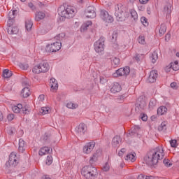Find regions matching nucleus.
<instances>
[{
	"instance_id": "60",
	"label": "nucleus",
	"mask_w": 179,
	"mask_h": 179,
	"mask_svg": "<svg viewBox=\"0 0 179 179\" xmlns=\"http://www.w3.org/2000/svg\"><path fill=\"white\" fill-rule=\"evenodd\" d=\"M106 82H107V80H106V78H104V77H100V83H106Z\"/></svg>"
},
{
	"instance_id": "18",
	"label": "nucleus",
	"mask_w": 179,
	"mask_h": 179,
	"mask_svg": "<svg viewBox=\"0 0 179 179\" xmlns=\"http://www.w3.org/2000/svg\"><path fill=\"white\" fill-rule=\"evenodd\" d=\"M51 152H52V148H50V147H43L40 149L38 155L39 156H44L48 155V153H51Z\"/></svg>"
},
{
	"instance_id": "24",
	"label": "nucleus",
	"mask_w": 179,
	"mask_h": 179,
	"mask_svg": "<svg viewBox=\"0 0 179 179\" xmlns=\"http://www.w3.org/2000/svg\"><path fill=\"white\" fill-rule=\"evenodd\" d=\"M139 127L138 126H134L131 128V133L129 134L128 136H137L138 134H139Z\"/></svg>"
},
{
	"instance_id": "23",
	"label": "nucleus",
	"mask_w": 179,
	"mask_h": 179,
	"mask_svg": "<svg viewBox=\"0 0 179 179\" xmlns=\"http://www.w3.org/2000/svg\"><path fill=\"white\" fill-rule=\"evenodd\" d=\"M136 155V154H135V152H134L132 154L129 153L124 157V159L127 160V162H131L132 163H134V162H135L136 160V158L135 157Z\"/></svg>"
},
{
	"instance_id": "37",
	"label": "nucleus",
	"mask_w": 179,
	"mask_h": 179,
	"mask_svg": "<svg viewBox=\"0 0 179 179\" xmlns=\"http://www.w3.org/2000/svg\"><path fill=\"white\" fill-rule=\"evenodd\" d=\"M66 108H71L72 110H75V108H78V104L73 103L72 102H69L66 104Z\"/></svg>"
},
{
	"instance_id": "43",
	"label": "nucleus",
	"mask_w": 179,
	"mask_h": 179,
	"mask_svg": "<svg viewBox=\"0 0 179 179\" xmlns=\"http://www.w3.org/2000/svg\"><path fill=\"white\" fill-rule=\"evenodd\" d=\"M46 164L48 166H50V164H52V157L48 155L46 159Z\"/></svg>"
},
{
	"instance_id": "58",
	"label": "nucleus",
	"mask_w": 179,
	"mask_h": 179,
	"mask_svg": "<svg viewBox=\"0 0 179 179\" xmlns=\"http://www.w3.org/2000/svg\"><path fill=\"white\" fill-rule=\"evenodd\" d=\"M87 27H89L87 26V24H83L82 26H81V30H83V31H85V30H87Z\"/></svg>"
},
{
	"instance_id": "26",
	"label": "nucleus",
	"mask_w": 179,
	"mask_h": 179,
	"mask_svg": "<svg viewBox=\"0 0 179 179\" xmlns=\"http://www.w3.org/2000/svg\"><path fill=\"white\" fill-rule=\"evenodd\" d=\"M159 59V55L157 52L155 51L152 53L151 56L150 57V59L152 62V64H156V62Z\"/></svg>"
},
{
	"instance_id": "64",
	"label": "nucleus",
	"mask_w": 179,
	"mask_h": 179,
	"mask_svg": "<svg viewBox=\"0 0 179 179\" xmlns=\"http://www.w3.org/2000/svg\"><path fill=\"white\" fill-rule=\"evenodd\" d=\"M145 175L140 174L138 176V179H145Z\"/></svg>"
},
{
	"instance_id": "49",
	"label": "nucleus",
	"mask_w": 179,
	"mask_h": 179,
	"mask_svg": "<svg viewBox=\"0 0 179 179\" xmlns=\"http://www.w3.org/2000/svg\"><path fill=\"white\" fill-rule=\"evenodd\" d=\"M140 117L141 118L142 121H148V115H146V113H142L140 115Z\"/></svg>"
},
{
	"instance_id": "19",
	"label": "nucleus",
	"mask_w": 179,
	"mask_h": 179,
	"mask_svg": "<svg viewBox=\"0 0 179 179\" xmlns=\"http://www.w3.org/2000/svg\"><path fill=\"white\" fill-rule=\"evenodd\" d=\"M18 145H19L18 150L20 153H23V152L26 150V147H27L26 142H24V140H23L22 138H20Z\"/></svg>"
},
{
	"instance_id": "4",
	"label": "nucleus",
	"mask_w": 179,
	"mask_h": 179,
	"mask_svg": "<svg viewBox=\"0 0 179 179\" xmlns=\"http://www.w3.org/2000/svg\"><path fill=\"white\" fill-rule=\"evenodd\" d=\"M115 16L117 22H124L127 19V13L124 11V6L119 3L115 6Z\"/></svg>"
},
{
	"instance_id": "30",
	"label": "nucleus",
	"mask_w": 179,
	"mask_h": 179,
	"mask_svg": "<svg viewBox=\"0 0 179 179\" xmlns=\"http://www.w3.org/2000/svg\"><path fill=\"white\" fill-rule=\"evenodd\" d=\"M97 153H94L92 157L90 159V164H94L97 162Z\"/></svg>"
},
{
	"instance_id": "41",
	"label": "nucleus",
	"mask_w": 179,
	"mask_h": 179,
	"mask_svg": "<svg viewBox=\"0 0 179 179\" xmlns=\"http://www.w3.org/2000/svg\"><path fill=\"white\" fill-rule=\"evenodd\" d=\"M7 132L8 135H13V134L16 132V129H15V127H8Z\"/></svg>"
},
{
	"instance_id": "46",
	"label": "nucleus",
	"mask_w": 179,
	"mask_h": 179,
	"mask_svg": "<svg viewBox=\"0 0 179 179\" xmlns=\"http://www.w3.org/2000/svg\"><path fill=\"white\" fill-rule=\"evenodd\" d=\"M163 163L166 167H170V166H173V164L170 163V160L164 159Z\"/></svg>"
},
{
	"instance_id": "56",
	"label": "nucleus",
	"mask_w": 179,
	"mask_h": 179,
	"mask_svg": "<svg viewBox=\"0 0 179 179\" xmlns=\"http://www.w3.org/2000/svg\"><path fill=\"white\" fill-rule=\"evenodd\" d=\"M12 28L14 31V34H17V33H19V29L17 27H12Z\"/></svg>"
},
{
	"instance_id": "42",
	"label": "nucleus",
	"mask_w": 179,
	"mask_h": 179,
	"mask_svg": "<svg viewBox=\"0 0 179 179\" xmlns=\"http://www.w3.org/2000/svg\"><path fill=\"white\" fill-rule=\"evenodd\" d=\"M157 113H167V108L166 106H160L157 108Z\"/></svg>"
},
{
	"instance_id": "14",
	"label": "nucleus",
	"mask_w": 179,
	"mask_h": 179,
	"mask_svg": "<svg viewBox=\"0 0 179 179\" xmlns=\"http://www.w3.org/2000/svg\"><path fill=\"white\" fill-rule=\"evenodd\" d=\"M87 129V127L84 123L80 124L77 127H76V133L78 136H82L85 135V132Z\"/></svg>"
},
{
	"instance_id": "8",
	"label": "nucleus",
	"mask_w": 179,
	"mask_h": 179,
	"mask_svg": "<svg viewBox=\"0 0 179 179\" xmlns=\"http://www.w3.org/2000/svg\"><path fill=\"white\" fill-rule=\"evenodd\" d=\"M61 47H62V43L59 41H56L53 43L47 45L45 51L47 52H57V51L61 50Z\"/></svg>"
},
{
	"instance_id": "38",
	"label": "nucleus",
	"mask_w": 179,
	"mask_h": 179,
	"mask_svg": "<svg viewBox=\"0 0 179 179\" xmlns=\"http://www.w3.org/2000/svg\"><path fill=\"white\" fill-rule=\"evenodd\" d=\"M164 12H166L167 15H170V13H171V5L166 4L164 7Z\"/></svg>"
},
{
	"instance_id": "32",
	"label": "nucleus",
	"mask_w": 179,
	"mask_h": 179,
	"mask_svg": "<svg viewBox=\"0 0 179 179\" xmlns=\"http://www.w3.org/2000/svg\"><path fill=\"white\" fill-rule=\"evenodd\" d=\"M171 68L173 71H178L179 70V63L178 61H175L173 63L171 64Z\"/></svg>"
},
{
	"instance_id": "28",
	"label": "nucleus",
	"mask_w": 179,
	"mask_h": 179,
	"mask_svg": "<svg viewBox=\"0 0 179 179\" xmlns=\"http://www.w3.org/2000/svg\"><path fill=\"white\" fill-rule=\"evenodd\" d=\"M12 75H13L12 71H9L8 69H5L3 71V76L6 79L10 78V76H12Z\"/></svg>"
},
{
	"instance_id": "57",
	"label": "nucleus",
	"mask_w": 179,
	"mask_h": 179,
	"mask_svg": "<svg viewBox=\"0 0 179 179\" xmlns=\"http://www.w3.org/2000/svg\"><path fill=\"white\" fill-rule=\"evenodd\" d=\"M171 87H172V89H174L175 90H177V83H171Z\"/></svg>"
},
{
	"instance_id": "36",
	"label": "nucleus",
	"mask_w": 179,
	"mask_h": 179,
	"mask_svg": "<svg viewBox=\"0 0 179 179\" xmlns=\"http://www.w3.org/2000/svg\"><path fill=\"white\" fill-rule=\"evenodd\" d=\"M167 129V123L166 122H163L160 126L158 127L159 131H166Z\"/></svg>"
},
{
	"instance_id": "61",
	"label": "nucleus",
	"mask_w": 179,
	"mask_h": 179,
	"mask_svg": "<svg viewBox=\"0 0 179 179\" xmlns=\"http://www.w3.org/2000/svg\"><path fill=\"white\" fill-rule=\"evenodd\" d=\"M139 2L143 5H145V3H148V2H149V0H139Z\"/></svg>"
},
{
	"instance_id": "25",
	"label": "nucleus",
	"mask_w": 179,
	"mask_h": 179,
	"mask_svg": "<svg viewBox=\"0 0 179 179\" xmlns=\"http://www.w3.org/2000/svg\"><path fill=\"white\" fill-rule=\"evenodd\" d=\"M30 94V89H29V87H26L22 89L21 92V95L22 96V97H24V99L29 97Z\"/></svg>"
},
{
	"instance_id": "47",
	"label": "nucleus",
	"mask_w": 179,
	"mask_h": 179,
	"mask_svg": "<svg viewBox=\"0 0 179 179\" xmlns=\"http://www.w3.org/2000/svg\"><path fill=\"white\" fill-rule=\"evenodd\" d=\"M42 113H50L51 111V108L48 106H45L41 108Z\"/></svg>"
},
{
	"instance_id": "6",
	"label": "nucleus",
	"mask_w": 179,
	"mask_h": 179,
	"mask_svg": "<svg viewBox=\"0 0 179 179\" xmlns=\"http://www.w3.org/2000/svg\"><path fill=\"white\" fill-rule=\"evenodd\" d=\"M146 106H148L146 98L145 96L138 97L136 103V111L142 113L146 108Z\"/></svg>"
},
{
	"instance_id": "31",
	"label": "nucleus",
	"mask_w": 179,
	"mask_h": 179,
	"mask_svg": "<svg viewBox=\"0 0 179 179\" xmlns=\"http://www.w3.org/2000/svg\"><path fill=\"white\" fill-rule=\"evenodd\" d=\"M25 27L28 31H29V30H31V27H33V22L29 20L25 21Z\"/></svg>"
},
{
	"instance_id": "48",
	"label": "nucleus",
	"mask_w": 179,
	"mask_h": 179,
	"mask_svg": "<svg viewBox=\"0 0 179 179\" xmlns=\"http://www.w3.org/2000/svg\"><path fill=\"white\" fill-rule=\"evenodd\" d=\"M6 30L8 34H15L12 27H8V28H6Z\"/></svg>"
},
{
	"instance_id": "33",
	"label": "nucleus",
	"mask_w": 179,
	"mask_h": 179,
	"mask_svg": "<svg viewBox=\"0 0 179 179\" xmlns=\"http://www.w3.org/2000/svg\"><path fill=\"white\" fill-rule=\"evenodd\" d=\"M120 64H121V61L120 60V58L114 57L112 59V65H113V66H118Z\"/></svg>"
},
{
	"instance_id": "13",
	"label": "nucleus",
	"mask_w": 179,
	"mask_h": 179,
	"mask_svg": "<svg viewBox=\"0 0 179 179\" xmlns=\"http://www.w3.org/2000/svg\"><path fill=\"white\" fill-rule=\"evenodd\" d=\"M17 164V157L15 152H11L9 156L8 162L6 163V166H11L12 167H15Z\"/></svg>"
},
{
	"instance_id": "51",
	"label": "nucleus",
	"mask_w": 179,
	"mask_h": 179,
	"mask_svg": "<svg viewBox=\"0 0 179 179\" xmlns=\"http://www.w3.org/2000/svg\"><path fill=\"white\" fill-rule=\"evenodd\" d=\"M13 23H15V20H10L8 18V21L7 22L8 27H12V26H13Z\"/></svg>"
},
{
	"instance_id": "10",
	"label": "nucleus",
	"mask_w": 179,
	"mask_h": 179,
	"mask_svg": "<svg viewBox=\"0 0 179 179\" xmlns=\"http://www.w3.org/2000/svg\"><path fill=\"white\" fill-rule=\"evenodd\" d=\"M100 17L102 20L103 22H106V23H113V22H114V18L113 17V16L110 15V14H108V12H107L106 10H101Z\"/></svg>"
},
{
	"instance_id": "35",
	"label": "nucleus",
	"mask_w": 179,
	"mask_h": 179,
	"mask_svg": "<svg viewBox=\"0 0 179 179\" xmlns=\"http://www.w3.org/2000/svg\"><path fill=\"white\" fill-rule=\"evenodd\" d=\"M145 58V55L143 54H136L134 57V59L137 62H139V61H142Z\"/></svg>"
},
{
	"instance_id": "21",
	"label": "nucleus",
	"mask_w": 179,
	"mask_h": 179,
	"mask_svg": "<svg viewBox=\"0 0 179 179\" xmlns=\"http://www.w3.org/2000/svg\"><path fill=\"white\" fill-rule=\"evenodd\" d=\"M121 142V137L120 136H115L112 140V146L113 148H118L120 143Z\"/></svg>"
},
{
	"instance_id": "52",
	"label": "nucleus",
	"mask_w": 179,
	"mask_h": 179,
	"mask_svg": "<svg viewBox=\"0 0 179 179\" xmlns=\"http://www.w3.org/2000/svg\"><path fill=\"white\" fill-rule=\"evenodd\" d=\"M138 41L139 44H145V36H139Z\"/></svg>"
},
{
	"instance_id": "7",
	"label": "nucleus",
	"mask_w": 179,
	"mask_h": 179,
	"mask_svg": "<svg viewBox=\"0 0 179 179\" xmlns=\"http://www.w3.org/2000/svg\"><path fill=\"white\" fill-rule=\"evenodd\" d=\"M105 41L106 38L104 37H101L94 43V50H95L96 52H97L98 54H101V52H104Z\"/></svg>"
},
{
	"instance_id": "40",
	"label": "nucleus",
	"mask_w": 179,
	"mask_h": 179,
	"mask_svg": "<svg viewBox=\"0 0 179 179\" xmlns=\"http://www.w3.org/2000/svg\"><path fill=\"white\" fill-rule=\"evenodd\" d=\"M131 16L134 19V20H136L138 19V13L134 10H131L130 11Z\"/></svg>"
},
{
	"instance_id": "44",
	"label": "nucleus",
	"mask_w": 179,
	"mask_h": 179,
	"mask_svg": "<svg viewBox=\"0 0 179 179\" xmlns=\"http://www.w3.org/2000/svg\"><path fill=\"white\" fill-rule=\"evenodd\" d=\"M102 170H103V171H108V170H110V163L106 162V163L103 165V168H102Z\"/></svg>"
},
{
	"instance_id": "50",
	"label": "nucleus",
	"mask_w": 179,
	"mask_h": 179,
	"mask_svg": "<svg viewBox=\"0 0 179 179\" xmlns=\"http://www.w3.org/2000/svg\"><path fill=\"white\" fill-rule=\"evenodd\" d=\"M171 148H177V140H172L170 141Z\"/></svg>"
},
{
	"instance_id": "63",
	"label": "nucleus",
	"mask_w": 179,
	"mask_h": 179,
	"mask_svg": "<svg viewBox=\"0 0 179 179\" xmlns=\"http://www.w3.org/2000/svg\"><path fill=\"white\" fill-rule=\"evenodd\" d=\"M170 37H171V35L170 34H166L165 36V40H170Z\"/></svg>"
},
{
	"instance_id": "2",
	"label": "nucleus",
	"mask_w": 179,
	"mask_h": 179,
	"mask_svg": "<svg viewBox=\"0 0 179 179\" xmlns=\"http://www.w3.org/2000/svg\"><path fill=\"white\" fill-rule=\"evenodd\" d=\"M58 15L64 19H71L75 16L76 13V8L72 6H67L66 8L65 6H61L57 9Z\"/></svg>"
},
{
	"instance_id": "29",
	"label": "nucleus",
	"mask_w": 179,
	"mask_h": 179,
	"mask_svg": "<svg viewBox=\"0 0 179 179\" xmlns=\"http://www.w3.org/2000/svg\"><path fill=\"white\" fill-rule=\"evenodd\" d=\"M167 31V27H166V24H162L160 29H159V36H164V34L166 33Z\"/></svg>"
},
{
	"instance_id": "11",
	"label": "nucleus",
	"mask_w": 179,
	"mask_h": 179,
	"mask_svg": "<svg viewBox=\"0 0 179 179\" xmlns=\"http://www.w3.org/2000/svg\"><path fill=\"white\" fill-rule=\"evenodd\" d=\"M129 72H131L129 66L120 68L118 70H117L115 73H113V76L115 78H117V76H127L129 75Z\"/></svg>"
},
{
	"instance_id": "3",
	"label": "nucleus",
	"mask_w": 179,
	"mask_h": 179,
	"mask_svg": "<svg viewBox=\"0 0 179 179\" xmlns=\"http://www.w3.org/2000/svg\"><path fill=\"white\" fill-rule=\"evenodd\" d=\"M81 174L86 179H95L97 178L99 173L96 167L92 165H88L82 169Z\"/></svg>"
},
{
	"instance_id": "5",
	"label": "nucleus",
	"mask_w": 179,
	"mask_h": 179,
	"mask_svg": "<svg viewBox=\"0 0 179 179\" xmlns=\"http://www.w3.org/2000/svg\"><path fill=\"white\" fill-rule=\"evenodd\" d=\"M48 71H50V65L47 62H42L39 64L36 65L32 69L34 73H45Z\"/></svg>"
},
{
	"instance_id": "15",
	"label": "nucleus",
	"mask_w": 179,
	"mask_h": 179,
	"mask_svg": "<svg viewBox=\"0 0 179 179\" xmlns=\"http://www.w3.org/2000/svg\"><path fill=\"white\" fill-rule=\"evenodd\" d=\"M94 146H96V143L94 142L87 143L83 147L84 153H86L87 155H89V153H92V151L93 150V149H94Z\"/></svg>"
},
{
	"instance_id": "55",
	"label": "nucleus",
	"mask_w": 179,
	"mask_h": 179,
	"mask_svg": "<svg viewBox=\"0 0 179 179\" xmlns=\"http://www.w3.org/2000/svg\"><path fill=\"white\" fill-rule=\"evenodd\" d=\"M7 118H8V121H12V120H13L15 118V115H13V113H10L7 116Z\"/></svg>"
},
{
	"instance_id": "16",
	"label": "nucleus",
	"mask_w": 179,
	"mask_h": 179,
	"mask_svg": "<svg viewBox=\"0 0 179 179\" xmlns=\"http://www.w3.org/2000/svg\"><path fill=\"white\" fill-rule=\"evenodd\" d=\"M157 70H152L150 71L149 77L148 78V82L149 83H155L156 82V79H157Z\"/></svg>"
},
{
	"instance_id": "59",
	"label": "nucleus",
	"mask_w": 179,
	"mask_h": 179,
	"mask_svg": "<svg viewBox=\"0 0 179 179\" xmlns=\"http://www.w3.org/2000/svg\"><path fill=\"white\" fill-rule=\"evenodd\" d=\"M28 6L29 8L32 9V10H34V9H36V7H34V5L33 4V3H29Z\"/></svg>"
},
{
	"instance_id": "62",
	"label": "nucleus",
	"mask_w": 179,
	"mask_h": 179,
	"mask_svg": "<svg viewBox=\"0 0 179 179\" xmlns=\"http://www.w3.org/2000/svg\"><path fill=\"white\" fill-rule=\"evenodd\" d=\"M45 99V96H44V94H41L39 96H38V100H40V101H43Z\"/></svg>"
},
{
	"instance_id": "9",
	"label": "nucleus",
	"mask_w": 179,
	"mask_h": 179,
	"mask_svg": "<svg viewBox=\"0 0 179 179\" xmlns=\"http://www.w3.org/2000/svg\"><path fill=\"white\" fill-rule=\"evenodd\" d=\"M12 110L13 113H20V111H23V113L26 111L30 113L31 111L29 105H25L23 106L22 103H18L17 106H12Z\"/></svg>"
},
{
	"instance_id": "20",
	"label": "nucleus",
	"mask_w": 179,
	"mask_h": 179,
	"mask_svg": "<svg viewBox=\"0 0 179 179\" xmlns=\"http://www.w3.org/2000/svg\"><path fill=\"white\" fill-rule=\"evenodd\" d=\"M50 86L52 90H58V81L54 78H50Z\"/></svg>"
},
{
	"instance_id": "39",
	"label": "nucleus",
	"mask_w": 179,
	"mask_h": 179,
	"mask_svg": "<svg viewBox=\"0 0 179 179\" xmlns=\"http://www.w3.org/2000/svg\"><path fill=\"white\" fill-rule=\"evenodd\" d=\"M125 99V95H121V96H117L116 99H115V101L117 103H124V100Z\"/></svg>"
},
{
	"instance_id": "45",
	"label": "nucleus",
	"mask_w": 179,
	"mask_h": 179,
	"mask_svg": "<svg viewBox=\"0 0 179 179\" xmlns=\"http://www.w3.org/2000/svg\"><path fill=\"white\" fill-rule=\"evenodd\" d=\"M141 22L143 24V26H148V18L146 17H141Z\"/></svg>"
},
{
	"instance_id": "27",
	"label": "nucleus",
	"mask_w": 179,
	"mask_h": 179,
	"mask_svg": "<svg viewBox=\"0 0 179 179\" xmlns=\"http://www.w3.org/2000/svg\"><path fill=\"white\" fill-rule=\"evenodd\" d=\"M157 103V101L155 99H151L149 105H148V108L150 111L153 110L156 107V104Z\"/></svg>"
},
{
	"instance_id": "12",
	"label": "nucleus",
	"mask_w": 179,
	"mask_h": 179,
	"mask_svg": "<svg viewBox=\"0 0 179 179\" xmlns=\"http://www.w3.org/2000/svg\"><path fill=\"white\" fill-rule=\"evenodd\" d=\"M85 16L90 19H94L96 17V8L93 6H90L85 11Z\"/></svg>"
},
{
	"instance_id": "54",
	"label": "nucleus",
	"mask_w": 179,
	"mask_h": 179,
	"mask_svg": "<svg viewBox=\"0 0 179 179\" xmlns=\"http://www.w3.org/2000/svg\"><path fill=\"white\" fill-rule=\"evenodd\" d=\"M20 68H21L22 69H24V71L27 70L28 68H29V65H28V64H21L20 65Z\"/></svg>"
},
{
	"instance_id": "17",
	"label": "nucleus",
	"mask_w": 179,
	"mask_h": 179,
	"mask_svg": "<svg viewBox=\"0 0 179 179\" xmlns=\"http://www.w3.org/2000/svg\"><path fill=\"white\" fill-rule=\"evenodd\" d=\"M122 90V88L121 87V85H120V83H113L110 88V92L115 94V93H120Z\"/></svg>"
},
{
	"instance_id": "34",
	"label": "nucleus",
	"mask_w": 179,
	"mask_h": 179,
	"mask_svg": "<svg viewBox=\"0 0 179 179\" xmlns=\"http://www.w3.org/2000/svg\"><path fill=\"white\" fill-rule=\"evenodd\" d=\"M15 17H16V10H14L13 11H10L8 13V19L10 20H15Z\"/></svg>"
},
{
	"instance_id": "53",
	"label": "nucleus",
	"mask_w": 179,
	"mask_h": 179,
	"mask_svg": "<svg viewBox=\"0 0 179 179\" xmlns=\"http://www.w3.org/2000/svg\"><path fill=\"white\" fill-rule=\"evenodd\" d=\"M64 37H65V34L62 33V34H59V35H57L56 36V38L57 40H59V41H61V40H62V38H64Z\"/></svg>"
},
{
	"instance_id": "22",
	"label": "nucleus",
	"mask_w": 179,
	"mask_h": 179,
	"mask_svg": "<svg viewBox=\"0 0 179 179\" xmlns=\"http://www.w3.org/2000/svg\"><path fill=\"white\" fill-rule=\"evenodd\" d=\"M45 17V13L42 11L36 12L35 14V20L36 22H40V20H43Z\"/></svg>"
},
{
	"instance_id": "1",
	"label": "nucleus",
	"mask_w": 179,
	"mask_h": 179,
	"mask_svg": "<svg viewBox=\"0 0 179 179\" xmlns=\"http://www.w3.org/2000/svg\"><path fill=\"white\" fill-rule=\"evenodd\" d=\"M164 159V150L162 146L156 147L150 152L148 156L145 157L144 162L148 166H155L159 160Z\"/></svg>"
}]
</instances>
